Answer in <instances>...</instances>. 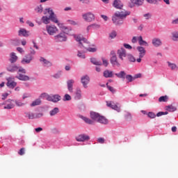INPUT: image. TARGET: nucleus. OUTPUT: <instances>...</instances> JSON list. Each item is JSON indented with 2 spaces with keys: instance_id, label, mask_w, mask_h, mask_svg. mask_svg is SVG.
<instances>
[{
  "instance_id": "4d7b16f0",
  "label": "nucleus",
  "mask_w": 178,
  "mask_h": 178,
  "mask_svg": "<svg viewBox=\"0 0 178 178\" xmlns=\"http://www.w3.org/2000/svg\"><path fill=\"white\" fill-rule=\"evenodd\" d=\"M81 3H84L86 5H88L90 3V0H79Z\"/></svg>"
},
{
  "instance_id": "9d476101",
  "label": "nucleus",
  "mask_w": 178,
  "mask_h": 178,
  "mask_svg": "<svg viewBox=\"0 0 178 178\" xmlns=\"http://www.w3.org/2000/svg\"><path fill=\"white\" fill-rule=\"evenodd\" d=\"M75 140H76L79 143H84V141H88V140H90V136L83 134L76 136Z\"/></svg>"
},
{
  "instance_id": "72a5a7b5",
  "label": "nucleus",
  "mask_w": 178,
  "mask_h": 178,
  "mask_svg": "<svg viewBox=\"0 0 178 178\" xmlns=\"http://www.w3.org/2000/svg\"><path fill=\"white\" fill-rule=\"evenodd\" d=\"M168 67L171 69V70H177V65L175 63H172L170 62H167Z\"/></svg>"
},
{
  "instance_id": "a211bd4d",
  "label": "nucleus",
  "mask_w": 178,
  "mask_h": 178,
  "mask_svg": "<svg viewBox=\"0 0 178 178\" xmlns=\"http://www.w3.org/2000/svg\"><path fill=\"white\" fill-rule=\"evenodd\" d=\"M136 49L138 52H139V58H143V56H145V54L147 53V51L144 47L139 46L136 47Z\"/></svg>"
},
{
  "instance_id": "39448f33",
  "label": "nucleus",
  "mask_w": 178,
  "mask_h": 178,
  "mask_svg": "<svg viewBox=\"0 0 178 178\" xmlns=\"http://www.w3.org/2000/svg\"><path fill=\"white\" fill-rule=\"evenodd\" d=\"M7 70L8 72H11L12 73H13V72H17L18 70V73H22L23 74H26V69L22 67H19L17 65H9L7 67Z\"/></svg>"
},
{
  "instance_id": "c03bdc74",
  "label": "nucleus",
  "mask_w": 178,
  "mask_h": 178,
  "mask_svg": "<svg viewBox=\"0 0 178 178\" xmlns=\"http://www.w3.org/2000/svg\"><path fill=\"white\" fill-rule=\"evenodd\" d=\"M147 116L148 118H150V119H155V118H156V115L152 112H149Z\"/></svg>"
},
{
  "instance_id": "393cba45",
  "label": "nucleus",
  "mask_w": 178,
  "mask_h": 178,
  "mask_svg": "<svg viewBox=\"0 0 178 178\" xmlns=\"http://www.w3.org/2000/svg\"><path fill=\"white\" fill-rule=\"evenodd\" d=\"M103 76L106 77V79L113 77V72L106 70L104 72Z\"/></svg>"
},
{
  "instance_id": "338daca9",
  "label": "nucleus",
  "mask_w": 178,
  "mask_h": 178,
  "mask_svg": "<svg viewBox=\"0 0 178 178\" xmlns=\"http://www.w3.org/2000/svg\"><path fill=\"white\" fill-rule=\"evenodd\" d=\"M35 131H36V133H40V131H42V127H38L35 129Z\"/></svg>"
},
{
  "instance_id": "c756f323",
  "label": "nucleus",
  "mask_w": 178,
  "mask_h": 178,
  "mask_svg": "<svg viewBox=\"0 0 178 178\" xmlns=\"http://www.w3.org/2000/svg\"><path fill=\"white\" fill-rule=\"evenodd\" d=\"M75 98L76 99H81V88H76L75 92Z\"/></svg>"
},
{
  "instance_id": "bb28decb",
  "label": "nucleus",
  "mask_w": 178,
  "mask_h": 178,
  "mask_svg": "<svg viewBox=\"0 0 178 178\" xmlns=\"http://www.w3.org/2000/svg\"><path fill=\"white\" fill-rule=\"evenodd\" d=\"M115 76L118 77V79H122V80H124L127 75L124 71H120L119 73H116Z\"/></svg>"
},
{
  "instance_id": "a878e982",
  "label": "nucleus",
  "mask_w": 178,
  "mask_h": 178,
  "mask_svg": "<svg viewBox=\"0 0 178 178\" xmlns=\"http://www.w3.org/2000/svg\"><path fill=\"white\" fill-rule=\"evenodd\" d=\"M138 41L139 45L148 47V43L144 40H143V36L138 37Z\"/></svg>"
},
{
  "instance_id": "4be33fe9",
  "label": "nucleus",
  "mask_w": 178,
  "mask_h": 178,
  "mask_svg": "<svg viewBox=\"0 0 178 178\" xmlns=\"http://www.w3.org/2000/svg\"><path fill=\"white\" fill-rule=\"evenodd\" d=\"M73 84H74V80L73 79L67 81V90L70 92H73Z\"/></svg>"
},
{
  "instance_id": "4468645a",
  "label": "nucleus",
  "mask_w": 178,
  "mask_h": 178,
  "mask_svg": "<svg viewBox=\"0 0 178 178\" xmlns=\"http://www.w3.org/2000/svg\"><path fill=\"white\" fill-rule=\"evenodd\" d=\"M81 83L84 88H87L88 83H90V76L88 75L83 76L81 79Z\"/></svg>"
},
{
  "instance_id": "f03ea898",
  "label": "nucleus",
  "mask_w": 178,
  "mask_h": 178,
  "mask_svg": "<svg viewBox=\"0 0 178 178\" xmlns=\"http://www.w3.org/2000/svg\"><path fill=\"white\" fill-rule=\"evenodd\" d=\"M44 15H49V17L47 16H43L42 17V22L44 24H49V20L54 22V23H58V19H56L55 13H54V11L51 10V8H46L44 11Z\"/></svg>"
},
{
  "instance_id": "c85d7f7f",
  "label": "nucleus",
  "mask_w": 178,
  "mask_h": 178,
  "mask_svg": "<svg viewBox=\"0 0 178 178\" xmlns=\"http://www.w3.org/2000/svg\"><path fill=\"white\" fill-rule=\"evenodd\" d=\"M10 62L11 63H15L16 60H17V56H16V54L13 52L10 55Z\"/></svg>"
},
{
  "instance_id": "f704fd0d",
  "label": "nucleus",
  "mask_w": 178,
  "mask_h": 178,
  "mask_svg": "<svg viewBox=\"0 0 178 178\" xmlns=\"http://www.w3.org/2000/svg\"><path fill=\"white\" fill-rule=\"evenodd\" d=\"M169 99V97L165 96H161L159 99V102H168V100Z\"/></svg>"
},
{
  "instance_id": "13d9d810",
  "label": "nucleus",
  "mask_w": 178,
  "mask_h": 178,
  "mask_svg": "<svg viewBox=\"0 0 178 178\" xmlns=\"http://www.w3.org/2000/svg\"><path fill=\"white\" fill-rule=\"evenodd\" d=\"M107 88L111 91V92H115V88L113 87L108 86V83H106Z\"/></svg>"
},
{
  "instance_id": "ea45409f",
  "label": "nucleus",
  "mask_w": 178,
  "mask_h": 178,
  "mask_svg": "<svg viewBox=\"0 0 178 178\" xmlns=\"http://www.w3.org/2000/svg\"><path fill=\"white\" fill-rule=\"evenodd\" d=\"M167 108L169 112H175V111H177L176 107L174 106L173 105L168 106H167Z\"/></svg>"
},
{
  "instance_id": "052dcab7",
  "label": "nucleus",
  "mask_w": 178,
  "mask_h": 178,
  "mask_svg": "<svg viewBox=\"0 0 178 178\" xmlns=\"http://www.w3.org/2000/svg\"><path fill=\"white\" fill-rule=\"evenodd\" d=\"M42 116H44V114L42 113H39L35 115V119H37L38 118H42Z\"/></svg>"
},
{
  "instance_id": "6e6d98bb",
  "label": "nucleus",
  "mask_w": 178,
  "mask_h": 178,
  "mask_svg": "<svg viewBox=\"0 0 178 178\" xmlns=\"http://www.w3.org/2000/svg\"><path fill=\"white\" fill-rule=\"evenodd\" d=\"M24 151H25L24 147L21 148L18 152L19 155H21V156L24 155Z\"/></svg>"
},
{
  "instance_id": "5fc2aeb1",
  "label": "nucleus",
  "mask_w": 178,
  "mask_h": 178,
  "mask_svg": "<svg viewBox=\"0 0 178 178\" xmlns=\"http://www.w3.org/2000/svg\"><path fill=\"white\" fill-rule=\"evenodd\" d=\"M97 143L99 144H104V143H105V139L104 138H97Z\"/></svg>"
},
{
  "instance_id": "58836bf2",
  "label": "nucleus",
  "mask_w": 178,
  "mask_h": 178,
  "mask_svg": "<svg viewBox=\"0 0 178 178\" xmlns=\"http://www.w3.org/2000/svg\"><path fill=\"white\" fill-rule=\"evenodd\" d=\"M124 118L126 119V120H131L132 117H131V113L127 112L124 114Z\"/></svg>"
},
{
  "instance_id": "dca6fc26",
  "label": "nucleus",
  "mask_w": 178,
  "mask_h": 178,
  "mask_svg": "<svg viewBox=\"0 0 178 178\" xmlns=\"http://www.w3.org/2000/svg\"><path fill=\"white\" fill-rule=\"evenodd\" d=\"M152 44L154 47L158 48V47H161V45H162V40L158 38H154L152 40Z\"/></svg>"
},
{
  "instance_id": "aec40b11",
  "label": "nucleus",
  "mask_w": 178,
  "mask_h": 178,
  "mask_svg": "<svg viewBox=\"0 0 178 178\" xmlns=\"http://www.w3.org/2000/svg\"><path fill=\"white\" fill-rule=\"evenodd\" d=\"M30 34V32L24 29H19V32H18V35H19V37H29Z\"/></svg>"
},
{
  "instance_id": "a18cd8bd",
  "label": "nucleus",
  "mask_w": 178,
  "mask_h": 178,
  "mask_svg": "<svg viewBox=\"0 0 178 178\" xmlns=\"http://www.w3.org/2000/svg\"><path fill=\"white\" fill-rule=\"evenodd\" d=\"M26 115L29 119H35V115L33 113H28Z\"/></svg>"
},
{
  "instance_id": "e433bc0d",
  "label": "nucleus",
  "mask_w": 178,
  "mask_h": 178,
  "mask_svg": "<svg viewBox=\"0 0 178 178\" xmlns=\"http://www.w3.org/2000/svg\"><path fill=\"white\" fill-rule=\"evenodd\" d=\"M40 104H41V99H37L32 102V104H31V106H37V105H40Z\"/></svg>"
},
{
  "instance_id": "2eb2a0df",
  "label": "nucleus",
  "mask_w": 178,
  "mask_h": 178,
  "mask_svg": "<svg viewBox=\"0 0 178 178\" xmlns=\"http://www.w3.org/2000/svg\"><path fill=\"white\" fill-rule=\"evenodd\" d=\"M106 105L109 108H111V109H114V111H117V112H120V107L118 106L115 103L112 102H106Z\"/></svg>"
},
{
  "instance_id": "2f4dec72",
  "label": "nucleus",
  "mask_w": 178,
  "mask_h": 178,
  "mask_svg": "<svg viewBox=\"0 0 178 178\" xmlns=\"http://www.w3.org/2000/svg\"><path fill=\"white\" fill-rule=\"evenodd\" d=\"M57 113H59V108L55 107L53 110L50 111L49 115L50 116H55V115H57Z\"/></svg>"
},
{
  "instance_id": "412c9836",
  "label": "nucleus",
  "mask_w": 178,
  "mask_h": 178,
  "mask_svg": "<svg viewBox=\"0 0 178 178\" xmlns=\"http://www.w3.org/2000/svg\"><path fill=\"white\" fill-rule=\"evenodd\" d=\"M18 76H17V79L18 80H21L22 81H29L30 80V77L27 75H23V74H20V72H18Z\"/></svg>"
},
{
  "instance_id": "e2e57ef3",
  "label": "nucleus",
  "mask_w": 178,
  "mask_h": 178,
  "mask_svg": "<svg viewBox=\"0 0 178 178\" xmlns=\"http://www.w3.org/2000/svg\"><path fill=\"white\" fill-rule=\"evenodd\" d=\"M137 40H138V38L134 36L131 40V42H133V44H136V42H137Z\"/></svg>"
},
{
  "instance_id": "4c0bfd02",
  "label": "nucleus",
  "mask_w": 178,
  "mask_h": 178,
  "mask_svg": "<svg viewBox=\"0 0 178 178\" xmlns=\"http://www.w3.org/2000/svg\"><path fill=\"white\" fill-rule=\"evenodd\" d=\"M127 57L128 58V60H129V62H136V58H134L133 55L127 54Z\"/></svg>"
},
{
  "instance_id": "69168bd1",
  "label": "nucleus",
  "mask_w": 178,
  "mask_h": 178,
  "mask_svg": "<svg viewBox=\"0 0 178 178\" xmlns=\"http://www.w3.org/2000/svg\"><path fill=\"white\" fill-rule=\"evenodd\" d=\"M148 3H156V0H146Z\"/></svg>"
},
{
  "instance_id": "c9c22d12",
  "label": "nucleus",
  "mask_w": 178,
  "mask_h": 178,
  "mask_svg": "<svg viewBox=\"0 0 178 178\" xmlns=\"http://www.w3.org/2000/svg\"><path fill=\"white\" fill-rule=\"evenodd\" d=\"M178 40V31H175L172 33V40L177 41Z\"/></svg>"
},
{
  "instance_id": "49530a36",
  "label": "nucleus",
  "mask_w": 178,
  "mask_h": 178,
  "mask_svg": "<svg viewBox=\"0 0 178 178\" xmlns=\"http://www.w3.org/2000/svg\"><path fill=\"white\" fill-rule=\"evenodd\" d=\"M86 51H88V52H97V48L96 47H88L86 49Z\"/></svg>"
},
{
  "instance_id": "cd10ccee",
  "label": "nucleus",
  "mask_w": 178,
  "mask_h": 178,
  "mask_svg": "<svg viewBox=\"0 0 178 178\" xmlns=\"http://www.w3.org/2000/svg\"><path fill=\"white\" fill-rule=\"evenodd\" d=\"M40 60L41 62H43L44 66H47L48 67H49L50 66H52V63L44 58L43 57H41Z\"/></svg>"
},
{
  "instance_id": "b1692460",
  "label": "nucleus",
  "mask_w": 178,
  "mask_h": 178,
  "mask_svg": "<svg viewBox=\"0 0 178 178\" xmlns=\"http://www.w3.org/2000/svg\"><path fill=\"white\" fill-rule=\"evenodd\" d=\"M99 113H95L94 111L90 112V118L92 119V120H95L96 122H98V119L99 118Z\"/></svg>"
},
{
  "instance_id": "774afa93",
  "label": "nucleus",
  "mask_w": 178,
  "mask_h": 178,
  "mask_svg": "<svg viewBox=\"0 0 178 178\" xmlns=\"http://www.w3.org/2000/svg\"><path fill=\"white\" fill-rule=\"evenodd\" d=\"M172 24H178V18L172 21Z\"/></svg>"
},
{
  "instance_id": "5701e85b",
  "label": "nucleus",
  "mask_w": 178,
  "mask_h": 178,
  "mask_svg": "<svg viewBox=\"0 0 178 178\" xmlns=\"http://www.w3.org/2000/svg\"><path fill=\"white\" fill-rule=\"evenodd\" d=\"M98 123H101L102 124H108V120L104 116L99 115V119L97 120Z\"/></svg>"
},
{
  "instance_id": "7ed1b4c3",
  "label": "nucleus",
  "mask_w": 178,
  "mask_h": 178,
  "mask_svg": "<svg viewBox=\"0 0 178 178\" xmlns=\"http://www.w3.org/2000/svg\"><path fill=\"white\" fill-rule=\"evenodd\" d=\"M63 29H64L63 32L54 35V41L56 42H63L67 40V36H66V34H69V32L67 31V28L64 26Z\"/></svg>"
},
{
  "instance_id": "864d4df0",
  "label": "nucleus",
  "mask_w": 178,
  "mask_h": 178,
  "mask_svg": "<svg viewBox=\"0 0 178 178\" xmlns=\"http://www.w3.org/2000/svg\"><path fill=\"white\" fill-rule=\"evenodd\" d=\"M102 60L103 65H104V66H105V67H106V66H108V65H109V63H108V60L106 59L102 58Z\"/></svg>"
},
{
  "instance_id": "0e129e2a",
  "label": "nucleus",
  "mask_w": 178,
  "mask_h": 178,
  "mask_svg": "<svg viewBox=\"0 0 178 178\" xmlns=\"http://www.w3.org/2000/svg\"><path fill=\"white\" fill-rule=\"evenodd\" d=\"M143 16H144V17H145L146 20H148V19H149V17H151V14L147 13V14H145Z\"/></svg>"
},
{
  "instance_id": "bf43d9fd",
  "label": "nucleus",
  "mask_w": 178,
  "mask_h": 178,
  "mask_svg": "<svg viewBox=\"0 0 178 178\" xmlns=\"http://www.w3.org/2000/svg\"><path fill=\"white\" fill-rule=\"evenodd\" d=\"M8 96H9V93H4V94L2 95L1 99L3 101H5V99H7Z\"/></svg>"
},
{
  "instance_id": "7c9ffc66",
  "label": "nucleus",
  "mask_w": 178,
  "mask_h": 178,
  "mask_svg": "<svg viewBox=\"0 0 178 178\" xmlns=\"http://www.w3.org/2000/svg\"><path fill=\"white\" fill-rule=\"evenodd\" d=\"M81 119H82L83 120H84V122L86 123H88V124H92L94 123V122L92 120H91V119L88 118L86 117H84L83 115H80Z\"/></svg>"
},
{
  "instance_id": "20e7f679",
  "label": "nucleus",
  "mask_w": 178,
  "mask_h": 178,
  "mask_svg": "<svg viewBox=\"0 0 178 178\" xmlns=\"http://www.w3.org/2000/svg\"><path fill=\"white\" fill-rule=\"evenodd\" d=\"M110 55L111 56L110 59L111 65H113V66H117V67H120V63L118 60L116 52H115V51H111Z\"/></svg>"
},
{
  "instance_id": "3c124183",
  "label": "nucleus",
  "mask_w": 178,
  "mask_h": 178,
  "mask_svg": "<svg viewBox=\"0 0 178 178\" xmlns=\"http://www.w3.org/2000/svg\"><path fill=\"white\" fill-rule=\"evenodd\" d=\"M77 56H79V58H81L82 59H86V56L83 53L80 52V51H78Z\"/></svg>"
},
{
  "instance_id": "ddd939ff",
  "label": "nucleus",
  "mask_w": 178,
  "mask_h": 178,
  "mask_svg": "<svg viewBox=\"0 0 178 178\" xmlns=\"http://www.w3.org/2000/svg\"><path fill=\"white\" fill-rule=\"evenodd\" d=\"M7 81L8 82L6 83V86L9 88H15L16 87V86H17V83H16L15 81H13V79L12 78H8L7 79Z\"/></svg>"
},
{
  "instance_id": "9b49d317",
  "label": "nucleus",
  "mask_w": 178,
  "mask_h": 178,
  "mask_svg": "<svg viewBox=\"0 0 178 178\" xmlns=\"http://www.w3.org/2000/svg\"><path fill=\"white\" fill-rule=\"evenodd\" d=\"M144 3V0H131L129 3V8H134V6H141Z\"/></svg>"
},
{
  "instance_id": "6e6552de",
  "label": "nucleus",
  "mask_w": 178,
  "mask_h": 178,
  "mask_svg": "<svg viewBox=\"0 0 178 178\" xmlns=\"http://www.w3.org/2000/svg\"><path fill=\"white\" fill-rule=\"evenodd\" d=\"M82 17L85 22H93V20H95V15H94L91 12L82 15Z\"/></svg>"
},
{
  "instance_id": "423d86ee",
  "label": "nucleus",
  "mask_w": 178,
  "mask_h": 178,
  "mask_svg": "<svg viewBox=\"0 0 178 178\" xmlns=\"http://www.w3.org/2000/svg\"><path fill=\"white\" fill-rule=\"evenodd\" d=\"M74 38H75L76 41L79 42L80 48H86L87 47V44H88L87 40L86 38H83V36H81V35H74Z\"/></svg>"
},
{
  "instance_id": "de8ad7c7",
  "label": "nucleus",
  "mask_w": 178,
  "mask_h": 178,
  "mask_svg": "<svg viewBox=\"0 0 178 178\" xmlns=\"http://www.w3.org/2000/svg\"><path fill=\"white\" fill-rule=\"evenodd\" d=\"M13 108H15V105L12 104H8L7 106H4V109H13Z\"/></svg>"
},
{
  "instance_id": "6ab92c4d",
  "label": "nucleus",
  "mask_w": 178,
  "mask_h": 178,
  "mask_svg": "<svg viewBox=\"0 0 178 178\" xmlns=\"http://www.w3.org/2000/svg\"><path fill=\"white\" fill-rule=\"evenodd\" d=\"M113 6L115 8V9H122L123 3L120 0H115L113 3Z\"/></svg>"
},
{
  "instance_id": "473e14b6",
  "label": "nucleus",
  "mask_w": 178,
  "mask_h": 178,
  "mask_svg": "<svg viewBox=\"0 0 178 178\" xmlns=\"http://www.w3.org/2000/svg\"><path fill=\"white\" fill-rule=\"evenodd\" d=\"M90 61L93 65H95L96 66H101V65H102V62L97 60V59L95 58H90Z\"/></svg>"
},
{
  "instance_id": "f8f14e48",
  "label": "nucleus",
  "mask_w": 178,
  "mask_h": 178,
  "mask_svg": "<svg viewBox=\"0 0 178 178\" xmlns=\"http://www.w3.org/2000/svg\"><path fill=\"white\" fill-rule=\"evenodd\" d=\"M60 98L59 95H50L47 97V101H50L51 102H59Z\"/></svg>"
},
{
  "instance_id": "8fccbe9b",
  "label": "nucleus",
  "mask_w": 178,
  "mask_h": 178,
  "mask_svg": "<svg viewBox=\"0 0 178 178\" xmlns=\"http://www.w3.org/2000/svg\"><path fill=\"white\" fill-rule=\"evenodd\" d=\"M116 35H117L116 31H113L110 33L109 37L110 38L113 39L116 37Z\"/></svg>"
},
{
  "instance_id": "0eeeda50",
  "label": "nucleus",
  "mask_w": 178,
  "mask_h": 178,
  "mask_svg": "<svg viewBox=\"0 0 178 178\" xmlns=\"http://www.w3.org/2000/svg\"><path fill=\"white\" fill-rule=\"evenodd\" d=\"M117 54L118 55V58L120 60H124V58H127L128 55L126 49L123 47H121L117 51Z\"/></svg>"
},
{
  "instance_id": "1a4fd4ad",
  "label": "nucleus",
  "mask_w": 178,
  "mask_h": 178,
  "mask_svg": "<svg viewBox=\"0 0 178 178\" xmlns=\"http://www.w3.org/2000/svg\"><path fill=\"white\" fill-rule=\"evenodd\" d=\"M46 30L49 35H54V34L58 33V28L55 26L47 25L46 26Z\"/></svg>"
},
{
  "instance_id": "37998d69",
  "label": "nucleus",
  "mask_w": 178,
  "mask_h": 178,
  "mask_svg": "<svg viewBox=\"0 0 178 178\" xmlns=\"http://www.w3.org/2000/svg\"><path fill=\"white\" fill-rule=\"evenodd\" d=\"M72 97L69 94H65L63 98V101H71Z\"/></svg>"
},
{
  "instance_id": "f3484780",
  "label": "nucleus",
  "mask_w": 178,
  "mask_h": 178,
  "mask_svg": "<svg viewBox=\"0 0 178 178\" xmlns=\"http://www.w3.org/2000/svg\"><path fill=\"white\" fill-rule=\"evenodd\" d=\"M31 60H33V56L30 54H28L26 56H25V58H24L22 60V65H26V64H29L31 62Z\"/></svg>"
},
{
  "instance_id": "79ce46f5",
  "label": "nucleus",
  "mask_w": 178,
  "mask_h": 178,
  "mask_svg": "<svg viewBox=\"0 0 178 178\" xmlns=\"http://www.w3.org/2000/svg\"><path fill=\"white\" fill-rule=\"evenodd\" d=\"M35 10L37 13H42V6H38L35 8Z\"/></svg>"
},
{
  "instance_id": "680f3d73",
  "label": "nucleus",
  "mask_w": 178,
  "mask_h": 178,
  "mask_svg": "<svg viewBox=\"0 0 178 178\" xmlns=\"http://www.w3.org/2000/svg\"><path fill=\"white\" fill-rule=\"evenodd\" d=\"M124 48H126L127 49H131L133 47H131V45L130 44H124Z\"/></svg>"
},
{
  "instance_id": "f257e3e1",
  "label": "nucleus",
  "mask_w": 178,
  "mask_h": 178,
  "mask_svg": "<svg viewBox=\"0 0 178 178\" xmlns=\"http://www.w3.org/2000/svg\"><path fill=\"white\" fill-rule=\"evenodd\" d=\"M130 15V12L127 10L118 11L112 17V22L115 26H121L123 24L124 19H126L127 16Z\"/></svg>"
},
{
  "instance_id": "a19ab883",
  "label": "nucleus",
  "mask_w": 178,
  "mask_h": 178,
  "mask_svg": "<svg viewBox=\"0 0 178 178\" xmlns=\"http://www.w3.org/2000/svg\"><path fill=\"white\" fill-rule=\"evenodd\" d=\"M125 79H127L129 83H131V81H134V77L131 75H127Z\"/></svg>"
},
{
  "instance_id": "603ef678",
  "label": "nucleus",
  "mask_w": 178,
  "mask_h": 178,
  "mask_svg": "<svg viewBox=\"0 0 178 178\" xmlns=\"http://www.w3.org/2000/svg\"><path fill=\"white\" fill-rule=\"evenodd\" d=\"M48 97H50V95L47 93H42L40 95L41 98H45L47 101H48Z\"/></svg>"
},
{
  "instance_id": "09e8293b",
  "label": "nucleus",
  "mask_w": 178,
  "mask_h": 178,
  "mask_svg": "<svg viewBox=\"0 0 178 178\" xmlns=\"http://www.w3.org/2000/svg\"><path fill=\"white\" fill-rule=\"evenodd\" d=\"M15 104L17 106H23L24 105V103L22 102L20 100H15Z\"/></svg>"
}]
</instances>
